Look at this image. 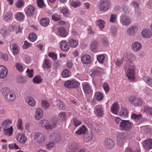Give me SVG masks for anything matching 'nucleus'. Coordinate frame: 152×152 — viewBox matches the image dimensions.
Segmentation results:
<instances>
[{
    "instance_id": "f257e3e1",
    "label": "nucleus",
    "mask_w": 152,
    "mask_h": 152,
    "mask_svg": "<svg viewBox=\"0 0 152 152\" xmlns=\"http://www.w3.org/2000/svg\"><path fill=\"white\" fill-rule=\"evenodd\" d=\"M135 59V56L132 53H125L122 58H118L115 62V64L118 67L122 63L123 60L126 61L124 65V68L126 76L129 80H133L134 77L135 67L134 61Z\"/></svg>"
},
{
    "instance_id": "f03ea898",
    "label": "nucleus",
    "mask_w": 152,
    "mask_h": 152,
    "mask_svg": "<svg viewBox=\"0 0 152 152\" xmlns=\"http://www.w3.org/2000/svg\"><path fill=\"white\" fill-rule=\"evenodd\" d=\"M115 121L116 124L119 125L120 129L122 130L129 131L132 128L131 123L128 120H122L119 117H116Z\"/></svg>"
},
{
    "instance_id": "7ed1b4c3",
    "label": "nucleus",
    "mask_w": 152,
    "mask_h": 152,
    "mask_svg": "<svg viewBox=\"0 0 152 152\" xmlns=\"http://www.w3.org/2000/svg\"><path fill=\"white\" fill-rule=\"evenodd\" d=\"M111 4L109 0H102L99 6V9L100 11L105 12L110 8Z\"/></svg>"
},
{
    "instance_id": "20e7f679",
    "label": "nucleus",
    "mask_w": 152,
    "mask_h": 152,
    "mask_svg": "<svg viewBox=\"0 0 152 152\" xmlns=\"http://www.w3.org/2000/svg\"><path fill=\"white\" fill-rule=\"evenodd\" d=\"M127 137V134L126 133L121 132L119 133L117 135L116 140L117 144L119 145H122Z\"/></svg>"
},
{
    "instance_id": "39448f33",
    "label": "nucleus",
    "mask_w": 152,
    "mask_h": 152,
    "mask_svg": "<svg viewBox=\"0 0 152 152\" xmlns=\"http://www.w3.org/2000/svg\"><path fill=\"white\" fill-rule=\"evenodd\" d=\"M40 124L42 127L48 130H50L55 128L54 125H51L50 122L47 120H41Z\"/></svg>"
},
{
    "instance_id": "423d86ee",
    "label": "nucleus",
    "mask_w": 152,
    "mask_h": 152,
    "mask_svg": "<svg viewBox=\"0 0 152 152\" xmlns=\"http://www.w3.org/2000/svg\"><path fill=\"white\" fill-rule=\"evenodd\" d=\"M104 146L105 148L107 150H110L114 147V142L111 139L107 138L104 140Z\"/></svg>"
},
{
    "instance_id": "0eeeda50",
    "label": "nucleus",
    "mask_w": 152,
    "mask_h": 152,
    "mask_svg": "<svg viewBox=\"0 0 152 152\" xmlns=\"http://www.w3.org/2000/svg\"><path fill=\"white\" fill-rule=\"evenodd\" d=\"M65 86L68 88H76L78 87V83L73 80H68L64 83Z\"/></svg>"
},
{
    "instance_id": "6e6552de",
    "label": "nucleus",
    "mask_w": 152,
    "mask_h": 152,
    "mask_svg": "<svg viewBox=\"0 0 152 152\" xmlns=\"http://www.w3.org/2000/svg\"><path fill=\"white\" fill-rule=\"evenodd\" d=\"M34 139L39 143H42L45 141V136L39 132H37L34 134Z\"/></svg>"
},
{
    "instance_id": "1a4fd4ad",
    "label": "nucleus",
    "mask_w": 152,
    "mask_h": 152,
    "mask_svg": "<svg viewBox=\"0 0 152 152\" xmlns=\"http://www.w3.org/2000/svg\"><path fill=\"white\" fill-rule=\"evenodd\" d=\"M121 22L123 25L127 26L130 23L131 20L129 17L126 15H124L121 17Z\"/></svg>"
},
{
    "instance_id": "9d476101",
    "label": "nucleus",
    "mask_w": 152,
    "mask_h": 152,
    "mask_svg": "<svg viewBox=\"0 0 152 152\" xmlns=\"http://www.w3.org/2000/svg\"><path fill=\"white\" fill-rule=\"evenodd\" d=\"M8 71L6 67L3 65L0 66V78H4L7 74Z\"/></svg>"
},
{
    "instance_id": "9b49d317",
    "label": "nucleus",
    "mask_w": 152,
    "mask_h": 152,
    "mask_svg": "<svg viewBox=\"0 0 152 152\" xmlns=\"http://www.w3.org/2000/svg\"><path fill=\"white\" fill-rule=\"evenodd\" d=\"M35 8L34 6L28 7L26 11V14L28 17H32L35 14Z\"/></svg>"
},
{
    "instance_id": "f8f14e48",
    "label": "nucleus",
    "mask_w": 152,
    "mask_h": 152,
    "mask_svg": "<svg viewBox=\"0 0 152 152\" xmlns=\"http://www.w3.org/2000/svg\"><path fill=\"white\" fill-rule=\"evenodd\" d=\"M16 137L18 141L22 144L24 143L27 140L26 138L23 133H19L18 135H16Z\"/></svg>"
},
{
    "instance_id": "ddd939ff",
    "label": "nucleus",
    "mask_w": 152,
    "mask_h": 152,
    "mask_svg": "<svg viewBox=\"0 0 152 152\" xmlns=\"http://www.w3.org/2000/svg\"><path fill=\"white\" fill-rule=\"evenodd\" d=\"M60 47L61 50L63 51L67 52L69 49V46L65 40L62 41L61 42Z\"/></svg>"
},
{
    "instance_id": "4468645a",
    "label": "nucleus",
    "mask_w": 152,
    "mask_h": 152,
    "mask_svg": "<svg viewBox=\"0 0 152 152\" xmlns=\"http://www.w3.org/2000/svg\"><path fill=\"white\" fill-rule=\"evenodd\" d=\"M137 30L136 26H132L129 28L127 30V34L129 35L134 36L137 32Z\"/></svg>"
},
{
    "instance_id": "2eb2a0df",
    "label": "nucleus",
    "mask_w": 152,
    "mask_h": 152,
    "mask_svg": "<svg viewBox=\"0 0 152 152\" xmlns=\"http://www.w3.org/2000/svg\"><path fill=\"white\" fill-rule=\"evenodd\" d=\"M142 48V45L141 44L138 42H135L132 43L131 46V48L134 51H137L140 50Z\"/></svg>"
},
{
    "instance_id": "dca6fc26",
    "label": "nucleus",
    "mask_w": 152,
    "mask_h": 152,
    "mask_svg": "<svg viewBox=\"0 0 152 152\" xmlns=\"http://www.w3.org/2000/svg\"><path fill=\"white\" fill-rule=\"evenodd\" d=\"M143 146L147 150L152 148V139H149L148 140H145Z\"/></svg>"
},
{
    "instance_id": "f3484780",
    "label": "nucleus",
    "mask_w": 152,
    "mask_h": 152,
    "mask_svg": "<svg viewBox=\"0 0 152 152\" xmlns=\"http://www.w3.org/2000/svg\"><path fill=\"white\" fill-rule=\"evenodd\" d=\"M142 35L144 38H150L152 35V33L149 29H144L142 32Z\"/></svg>"
},
{
    "instance_id": "a211bd4d",
    "label": "nucleus",
    "mask_w": 152,
    "mask_h": 152,
    "mask_svg": "<svg viewBox=\"0 0 152 152\" xmlns=\"http://www.w3.org/2000/svg\"><path fill=\"white\" fill-rule=\"evenodd\" d=\"M82 62L86 64L90 63L91 61L90 56L88 55H83L81 58Z\"/></svg>"
},
{
    "instance_id": "6ab92c4d",
    "label": "nucleus",
    "mask_w": 152,
    "mask_h": 152,
    "mask_svg": "<svg viewBox=\"0 0 152 152\" xmlns=\"http://www.w3.org/2000/svg\"><path fill=\"white\" fill-rule=\"evenodd\" d=\"M43 111L41 108H38L37 109L35 112V118L37 120L41 119L43 116Z\"/></svg>"
},
{
    "instance_id": "aec40b11",
    "label": "nucleus",
    "mask_w": 152,
    "mask_h": 152,
    "mask_svg": "<svg viewBox=\"0 0 152 152\" xmlns=\"http://www.w3.org/2000/svg\"><path fill=\"white\" fill-rule=\"evenodd\" d=\"M15 96L14 94L10 92L5 96L4 98L7 101L12 102L14 100Z\"/></svg>"
},
{
    "instance_id": "412c9836",
    "label": "nucleus",
    "mask_w": 152,
    "mask_h": 152,
    "mask_svg": "<svg viewBox=\"0 0 152 152\" xmlns=\"http://www.w3.org/2000/svg\"><path fill=\"white\" fill-rule=\"evenodd\" d=\"M52 139L54 142H58L61 139L60 134L58 132H56L54 134L53 136H51Z\"/></svg>"
},
{
    "instance_id": "4be33fe9",
    "label": "nucleus",
    "mask_w": 152,
    "mask_h": 152,
    "mask_svg": "<svg viewBox=\"0 0 152 152\" xmlns=\"http://www.w3.org/2000/svg\"><path fill=\"white\" fill-rule=\"evenodd\" d=\"M57 31L60 36L65 37L67 35L66 29L64 27H61L57 28Z\"/></svg>"
},
{
    "instance_id": "5701e85b",
    "label": "nucleus",
    "mask_w": 152,
    "mask_h": 152,
    "mask_svg": "<svg viewBox=\"0 0 152 152\" xmlns=\"http://www.w3.org/2000/svg\"><path fill=\"white\" fill-rule=\"evenodd\" d=\"M50 20L48 18H42L40 21V25L44 27L48 26Z\"/></svg>"
},
{
    "instance_id": "b1692460",
    "label": "nucleus",
    "mask_w": 152,
    "mask_h": 152,
    "mask_svg": "<svg viewBox=\"0 0 152 152\" xmlns=\"http://www.w3.org/2000/svg\"><path fill=\"white\" fill-rule=\"evenodd\" d=\"M25 99L26 102L29 105L31 106L35 105V102L33 98L27 97H26Z\"/></svg>"
},
{
    "instance_id": "393cba45",
    "label": "nucleus",
    "mask_w": 152,
    "mask_h": 152,
    "mask_svg": "<svg viewBox=\"0 0 152 152\" xmlns=\"http://www.w3.org/2000/svg\"><path fill=\"white\" fill-rule=\"evenodd\" d=\"M98 45L97 41H93L91 45L92 51L93 52H96L98 49Z\"/></svg>"
},
{
    "instance_id": "a878e982",
    "label": "nucleus",
    "mask_w": 152,
    "mask_h": 152,
    "mask_svg": "<svg viewBox=\"0 0 152 152\" xmlns=\"http://www.w3.org/2000/svg\"><path fill=\"white\" fill-rule=\"evenodd\" d=\"M83 89L84 92L86 94H89L91 92V88L88 83H85L83 85Z\"/></svg>"
},
{
    "instance_id": "bb28decb",
    "label": "nucleus",
    "mask_w": 152,
    "mask_h": 152,
    "mask_svg": "<svg viewBox=\"0 0 152 152\" xmlns=\"http://www.w3.org/2000/svg\"><path fill=\"white\" fill-rule=\"evenodd\" d=\"M69 43L71 48L76 47L78 45V42L76 40L71 39L69 40Z\"/></svg>"
},
{
    "instance_id": "cd10ccee",
    "label": "nucleus",
    "mask_w": 152,
    "mask_h": 152,
    "mask_svg": "<svg viewBox=\"0 0 152 152\" xmlns=\"http://www.w3.org/2000/svg\"><path fill=\"white\" fill-rule=\"evenodd\" d=\"M12 17V15L10 12L4 13L3 15V19L5 21L10 20Z\"/></svg>"
},
{
    "instance_id": "c85d7f7f",
    "label": "nucleus",
    "mask_w": 152,
    "mask_h": 152,
    "mask_svg": "<svg viewBox=\"0 0 152 152\" xmlns=\"http://www.w3.org/2000/svg\"><path fill=\"white\" fill-rule=\"evenodd\" d=\"M119 109L118 106L116 104H114L111 107V112L115 114H117Z\"/></svg>"
},
{
    "instance_id": "c756f323",
    "label": "nucleus",
    "mask_w": 152,
    "mask_h": 152,
    "mask_svg": "<svg viewBox=\"0 0 152 152\" xmlns=\"http://www.w3.org/2000/svg\"><path fill=\"white\" fill-rule=\"evenodd\" d=\"M51 64L50 61L48 59H46L43 64L42 67L44 69H48L51 67Z\"/></svg>"
},
{
    "instance_id": "7c9ffc66",
    "label": "nucleus",
    "mask_w": 152,
    "mask_h": 152,
    "mask_svg": "<svg viewBox=\"0 0 152 152\" xmlns=\"http://www.w3.org/2000/svg\"><path fill=\"white\" fill-rule=\"evenodd\" d=\"M4 132L5 135L9 134V136H11L13 133V129L11 126L10 128L7 129H4Z\"/></svg>"
},
{
    "instance_id": "2f4dec72",
    "label": "nucleus",
    "mask_w": 152,
    "mask_h": 152,
    "mask_svg": "<svg viewBox=\"0 0 152 152\" xmlns=\"http://www.w3.org/2000/svg\"><path fill=\"white\" fill-rule=\"evenodd\" d=\"M42 79L39 75L35 76L33 79V82L35 84H39L40 83L42 82Z\"/></svg>"
},
{
    "instance_id": "473e14b6",
    "label": "nucleus",
    "mask_w": 152,
    "mask_h": 152,
    "mask_svg": "<svg viewBox=\"0 0 152 152\" xmlns=\"http://www.w3.org/2000/svg\"><path fill=\"white\" fill-rule=\"evenodd\" d=\"M95 98L98 101H102L103 99V96L101 92L96 91L95 93Z\"/></svg>"
},
{
    "instance_id": "72a5a7b5",
    "label": "nucleus",
    "mask_w": 152,
    "mask_h": 152,
    "mask_svg": "<svg viewBox=\"0 0 152 152\" xmlns=\"http://www.w3.org/2000/svg\"><path fill=\"white\" fill-rule=\"evenodd\" d=\"M96 25L99 26V28L102 29L104 28V21L100 19L99 20H97L96 22Z\"/></svg>"
},
{
    "instance_id": "f704fd0d",
    "label": "nucleus",
    "mask_w": 152,
    "mask_h": 152,
    "mask_svg": "<svg viewBox=\"0 0 152 152\" xmlns=\"http://www.w3.org/2000/svg\"><path fill=\"white\" fill-rule=\"evenodd\" d=\"M97 115L98 117H101L103 114V108L97 107L96 109Z\"/></svg>"
},
{
    "instance_id": "c9c22d12",
    "label": "nucleus",
    "mask_w": 152,
    "mask_h": 152,
    "mask_svg": "<svg viewBox=\"0 0 152 152\" xmlns=\"http://www.w3.org/2000/svg\"><path fill=\"white\" fill-rule=\"evenodd\" d=\"M29 40L31 42H34L37 39L36 34L34 33H31L29 35Z\"/></svg>"
},
{
    "instance_id": "e433bc0d",
    "label": "nucleus",
    "mask_w": 152,
    "mask_h": 152,
    "mask_svg": "<svg viewBox=\"0 0 152 152\" xmlns=\"http://www.w3.org/2000/svg\"><path fill=\"white\" fill-rule=\"evenodd\" d=\"M25 16L21 12H18L15 15V17L17 20H21L24 18Z\"/></svg>"
},
{
    "instance_id": "4c0bfd02",
    "label": "nucleus",
    "mask_w": 152,
    "mask_h": 152,
    "mask_svg": "<svg viewBox=\"0 0 152 152\" xmlns=\"http://www.w3.org/2000/svg\"><path fill=\"white\" fill-rule=\"evenodd\" d=\"M116 20L117 15L114 14H111L109 21L111 23H114Z\"/></svg>"
},
{
    "instance_id": "58836bf2",
    "label": "nucleus",
    "mask_w": 152,
    "mask_h": 152,
    "mask_svg": "<svg viewBox=\"0 0 152 152\" xmlns=\"http://www.w3.org/2000/svg\"><path fill=\"white\" fill-rule=\"evenodd\" d=\"M0 33L2 34L3 37H5L9 34L8 30L4 28H1L0 31Z\"/></svg>"
},
{
    "instance_id": "ea45409f",
    "label": "nucleus",
    "mask_w": 152,
    "mask_h": 152,
    "mask_svg": "<svg viewBox=\"0 0 152 152\" xmlns=\"http://www.w3.org/2000/svg\"><path fill=\"white\" fill-rule=\"evenodd\" d=\"M57 105L60 109L64 110L66 108L65 104L62 101L59 100L57 103Z\"/></svg>"
},
{
    "instance_id": "a19ab883",
    "label": "nucleus",
    "mask_w": 152,
    "mask_h": 152,
    "mask_svg": "<svg viewBox=\"0 0 152 152\" xmlns=\"http://www.w3.org/2000/svg\"><path fill=\"white\" fill-rule=\"evenodd\" d=\"M120 114L121 116L126 117L128 115L127 110L125 108H122L120 112Z\"/></svg>"
},
{
    "instance_id": "79ce46f5",
    "label": "nucleus",
    "mask_w": 152,
    "mask_h": 152,
    "mask_svg": "<svg viewBox=\"0 0 152 152\" xmlns=\"http://www.w3.org/2000/svg\"><path fill=\"white\" fill-rule=\"evenodd\" d=\"M12 52L15 55L18 54V47L16 44H12Z\"/></svg>"
},
{
    "instance_id": "37998d69",
    "label": "nucleus",
    "mask_w": 152,
    "mask_h": 152,
    "mask_svg": "<svg viewBox=\"0 0 152 152\" xmlns=\"http://www.w3.org/2000/svg\"><path fill=\"white\" fill-rule=\"evenodd\" d=\"M143 80L150 86H152V79L147 77H143Z\"/></svg>"
},
{
    "instance_id": "c03bdc74",
    "label": "nucleus",
    "mask_w": 152,
    "mask_h": 152,
    "mask_svg": "<svg viewBox=\"0 0 152 152\" xmlns=\"http://www.w3.org/2000/svg\"><path fill=\"white\" fill-rule=\"evenodd\" d=\"M37 3L38 6L40 8H44L46 6L43 0H37Z\"/></svg>"
},
{
    "instance_id": "a18cd8bd",
    "label": "nucleus",
    "mask_w": 152,
    "mask_h": 152,
    "mask_svg": "<svg viewBox=\"0 0 152 152\" xmlns=\"http://www.w3.org/2000/svg\"><path fill=\"white\" fill-rule=\"evenodd\" d=\"M71 75L70 72L67 69H65L62 72V75L64 77H67Z\"/></svg>"
},
{
    "instance_id": "49530a36",
    "label": "nucleus",
    "mask_w": 152,
    "mask_h": 152,
    "mask_svg": "<svg viewBox=\"0 0 152 152\" xmlns=\"http://www.w3.org/2000/svg\"><path fill=\"white\" fill-rule=\"evenodd\" d=\"M26 77L23 76H19L18 77L17 81L21 83H25L26 82Z\"/></svg>"
},
{
    "instance_id": "de8ad7c7",
    "label": "nucleus",
    "mask_w": 152,
    "mask_h": 152,
    "mask_svg": "<svg viewBox=\"0 0 152 152\" xmlns=\"http://www.w3.org/2000/svg\"><path fill=\"white\" fill-rule=\"evenodd\" d=\"M52 19L55 21H59L61 19V18L60 15L56 14H53L52 16Z\"/></svg>"
},
{
    "instance_id": "09e8293b",
    "label": "nucleus",
    "mask_w": 152,
    "mask_h": 152,
    "mask_svg": "<svg viewBox=\"0 0 152 152\" xmlns=\"http://www.w3.org/2000/svg\"><path fill=\"white\" fill-rule=\"evenodd\" d=\"M0 58L5 61H7L8 59V56L7 54H4L0 52Z\"/></svg>"
},
{
    "instance_id": "8fccbe9b",
    "label": "nucleus",
    "mask_w": 152,
    "mask_h": 152,
    "mask_svg": "<svg viewBox=\"0 0 152 152\" xmlns=\"http://www.w3.org/2000/svg\"><path fill=\"white\" fill-rule=\"evenodd\" d=\"M1 92L3 95L5 96L10 92L9 89L7 87H5L2 89Z\"/></svg>"
},
{
    "instance_id": "3c124183",
    "label": "nucleus",
    "mask_w": 152,
    "mask_h": 152,
    "mask_svg": "<svg viewBox=\"0 0 152 152\" xmlns=\"http://www.w3.org/2000/svg\"><path fill=\"white\" fill-rule=\"evenodd\" d=\"M12 123L11 121L9 119H7L4 121L2 124V125L3 126H5L6 127L7 126H9V124H11Z\"/></svg>"
},
{
    "instance_id": "603ef678",
    "label": "nucleus",
    "mask_w": 152,
    "mask_h": 152,
    "mask_svg": "<svg viewBox=\"0 0 152 152\" xmlns=\"http://www.w3.org/2000/svg\"><path fill=\"white\" fill-rule=\"evenodd\" d=\"M24 5L23 0H18L16 3V5L17 7L21 8Z\"/></svg>"
},
{
    "instance_id": "864d4df0",
    "label": "nucleus",
    "mask_w": 152,
    "mask_h": 152,
    "mask_svg": "<svg viewBox=\"0 0 152 152\" xmlns=\"http://www.w3.org/2000/svg\"><path fill=\"white\" fill-rule=\"evenodd\" d=\"M61 12L62 13L64 16H67L69 14V12L68 10L66 8H63L61 10Z\"/></svg>"
},
{
    "instance_id": "5fc2aeb1",
    "label": "nucleus",
    "mask_w": 152,
    "mask_h": 152,
    "mask_svg": "<svg viewBox=\"0 0 152 152\" xmlns=\"http://www.w3.org/2000/svg\"><path fill=\"white\" fill-rule=\"evenodd\" d=\"M105 57L104 55H100L97 58V60L100 63L102 64L103 63Z\"/></svg>"
},
{
    "instance_id": "6e6d98bb",
    "label": "nucleus",
    "mask_w": 152,
    "mask_h": 152,
    "mask_svg": "<svg viewBox=\"0 0 152 152\" xmlns=\"http://www.w3.org/2000/svg\"><path fill=\"white\" fill-rule=\"evenodd\" d=\"M15 66L19 72H22L23 70V68L22 65L20 63H16L15 64Z\"/></svg>"
},
{
    "instance_id": "4d7b16f0",
    "label": "nucleus",
    "mask_w": 152,
    "mask_h": 152,
    "mask_svg": "<svg viewBox=\"0 0 152 152\" xmlns=\"http://www.w3.org/2000/svg\"><path fill=\"white\" fill-rule=\"evenodd\" d=\"M102 86L106 93H107L109 92L110 90V88L107 83H104L102 85Z\"/></svg>"
},
{
    "instance_id": "13d9d810",
    "label": "nucleus",
    "mask_w": 152,
    "mask_h": 152,
    "mask_svg": "<svg viewBox=\"0 0 152 152\" xmlns=\"http://www.w3.org/2000/svg\"><path fill=\"white\" fill-rule=\"evenodd\" d=\"M26 73H27V76L29 78H32L33 76V69H27Z\"/></svg>"
},
{
    "instance_id": "bf43d9fd",
    "label": "nucleus",
    "mask_w": 152,
    "mask_h": 152,
    "mask_svg": "<svg viewBox=\"0 0 152 152\" xmlns=\"http://www.w3.org/2000/svg\"><path fill=\"white\" fill-rule=\"evenodd\" d=\"M59 117L60 120L64 121H65L66 117L65 113L63 112L60 113L59 114Z\"/></svg>"
},
{
    "instance_id": "052dcab7",
    "label": "nucleus",
    "mask_w": 152,
    "mask_h": 152,
    "mask_svg": "<svg viewBox=\"0 0 152 152\" xmlns=\"http://www.w3.org/2000/svg\"><path fill=\"white\" fill-rule=\"evenodd\" d=\"M132 118L136 120H139L142 117V115L141 114L136 115L134 114H133L131 115Z\"/></svg>"
},
{
    "instance_id": "680f3d73",
    "label": "nucleus",
    "mask_w": 152,
    "mask_h": 152,
    "mask_svg": "<svg viewBox=\"0 0 152 152\" xmlns=\"http://www.w3.org/2000/svg\"><path fill=\"white\" fill-rule=\"evenodd\" d=\"M135 103H134V105L135 106H140L142 103V101L141 99H140L139 98H136L135 100Z\"/></svg>"
},
{
    "instance_id": "e2e57ef3",
    "label": "nucleus",
    "mask_w": 152,
    "mask_h": 152,
    "mask_svg": "<svg viewBox=\"0 0 152 152\" xmlns=\"http://www.w3.org/2000/svg\"><path fill=\"white\" fill-rule=\"evenodd\" d=\"M110 31L112 35L114 37L116 34L117 29L116 27L114 26H113L110 28Z\"/></svg>"
},
{
    "instance_id": "0e129e2a",
    "label": "nucleus",
    "mask_w": 152,
    "mask_h": 152,
    "mask_svg": "<svg viewBox=\"0 0 152 152\" xmlns=\"http://www.w3.org/2000/svg\"><path fill=\"white\" fill-rule=\"evenodd\" d=\"M41 105L42 106L45 108H48L50 106L48 102L45 100H42V102Z\"/></svg>"
},
{
    "instance_id": "69168bd1",
    "label": "nucleus",
    "mask_w": 152,
    "mask_h": 152,
    "mask_svg": "<svg viewBox=\"0 0 152 152\" xmlns=\"http://www.w3.org/2000/svg\"><path fill=\"white\" fill-rule=\"evenodd\" d=\"M81 5L80 2L78 1H74L71 3V5L74 7H77Z\"/></svg>"
},
{
    "instance_id": "338daca9",
    "label": "nucleus",
    "mask_w": 152,
    "mask_h": 152,
    "mask_svg": "<svg viewBox=\"0 0 152 152\" xmlns=\"http://www.w3.org/2000/svg\"><path fill=\"white\" fill-rule=\"evenodd\" d=\"M31 43H28L27 41H25L24 42V43L23 47V48L26 49L28 47H31Z\"/></svg>"
},
{
    "instance_id": "774afa93",
    "label": "nucleus",
    "mask_w": 152,
    "mask_h": 152,
    "mask_svg": "<svg viewBox=\"0 0 152 152\" xmlns=\"http://www.w3.org/2000/svg\"><path fill=\"white\" fill-rule=\"evenodd\" d=\"M49 56L53 58V60H55L57 58V56L53 52H50L48 53Z\"/></svg>"
}]
</instances>
